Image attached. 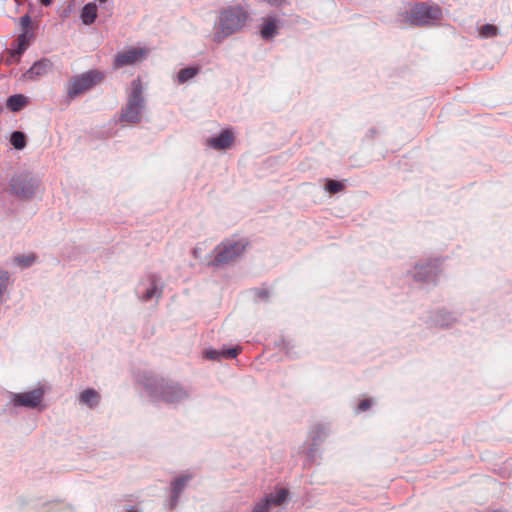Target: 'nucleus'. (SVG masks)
<instances>
[{
    "mask_svg": "<svg viewBox=\"0 0 512 512\" xmlns=\"http://www.w3.org/2000/svg\"><path fill=\"white\" fill-rule=\"evenodd\" d=\"M442 17L441 8L434 3H415L409 12L400 14V21L411 26H429Z\"/></svg>",
    "mask_w": 512,
    "mask_h": 512,
    "instance_id": "3",
    "label": "nucleus"
},
{
    "mask_svg": "<svg viewBox=\"0 0 512 512\" xmlns=\"http://www.w3.org/2000/svg\"><path fill=\"white\" fill-rule=\"evenodd\" d=\"M27 103V97L22 94H15L7 99V107L13 112L20 111Z\"/></svg>",
    "mask_w": 512,
    "mask_h": 512,
    "instance_id": "18",
    "label": "nucleus"
},
{
    "mask_svg": "<svg viewBox=\"0 0 512 512\" xmlns=\"http://www.w3.org/2000/svg\"><path fill=\"white\" fill-rule=\"evenodd\" d=\"M256 295L260 298H267L268 293L266 290H256Z\"/></svg>",
    "mask_w": 512,
    "mask_h": 512,
    "instance_id": "34",
    "label": "nucleus"
},
{
    "mask_svg": "<svg viewBox=\"0 0 512 512\" xmlns=\"http://www.w3.org/2000/svg\"><path fill=\"white\" fill-rule=\"evenodd\" d=\"M234 141V134L230 130H224L220 135L211 137L207 140V144L215 150L229 148Z\"/></svg>",
    "mask_w": 512,
    "mask_h": 512,
    "instance_id": "15",
    "label": "nucleus"
},
{
    "mask_svg": "<svg viewBox=\"0 0 512 512\" xmlns=\"http://www.w3.org/2000/svg\"><path fill=\"white\" fill-rule=\"evenodd\" d=\"M10 186L16 196L23 199H30L39 189L40 180L31 174L24 173L13 177Z\"/></svg>",
    "mask_w": 512,
    "mask_h": 512,
    "instance_id": "7",
    "label": "nucleus"
},
{
    "mask_svg": "<svg viewBox=\"0 0 512 512\" xmlns=\"http://www.w3.org/2000/svg\"><path fill=\"white\" fill-rule=\"evenodd\" d=\"M318 447L319 446H313L312 443L310 444L309 449L306 451V458L309 462H314L317 459Z\"/></svg>",
    "mask_w": 512,
    "mask_h": 512,
    "instance_id": "29",
    "label": "nucleus"
},
{
    "mask_svg": "<svg viewBox=\"0 0 512 512\" xmlns=\"http://www.w3.org/2000/svg\"><path fill=\"white\" fill-rule=\"evenodd\" d=\"M261 37L265 40L271 39L277 34V20L275 18H268L261 28Z\"/></svg>",
    "mask_w": 512,
    "mask_h": 512,
    "instance_id": "19",
    "label": "nucleus"
},
{
    "mask_svg": "<svg viewBox=\"0 0 512 512\" xmlns=\"http://www.w3.org/2000/svg\"><path fill=\"white\" fill-rule=\"evenodd\" d=\"M41 4L44 6H49L52 3V0H40Z\"/></svg>",
    "mask_w": 512,
    "mask_h": 512,
    "instance_id": "35",
    "label": "nucleus"
},
{
    "mask_svg": "<svg viewBox=\"0 0 512 512\" xmlns=\"http://www.w3.org/2000/svg\"><path fill=\"white\" fill-rule=\"evenodd\" d=\"M45 395V389L40 386L31 391L23 393H11L10 403L14 407H25L35 409L40 406Z\"/></svg>",
    "mask_w": 512,
    "mask_h": 512,
    "instance_id": "8",
    "label": "nucleus"
},
{
    "mask_svg": "<svg viewBox=\"0 0 512 512\" xmlns=\"http://www.w3.org/2000/svg\"><path fill=\"white\" fill-rule=\"evenodd\" d=\"M79 401L81 404H84L92 409L99 404L100 395L96 390L88 388L81 392L79 396Z\"/></svg>",
    "mask_w": 512,
    "mask_h": 512,
    "instance_id": "16",
    "label": "nucleus"
},
{
    "mask_svg": "<svg viewBox=\"0 0 512 512\" xmlns=\"http://www.w3.org/2000/svg\"><path fill=\"white\" fill-rule=\"evenodd\" d=\"M19 22H20V26L22 27L23 31H26L27 28L31 24V18L28 14H26L20 18Z\"/></svg>",
    "mask_w": 512,
    "mask_h": 512,
    "instance_id": "32",
    "label": "nucleus"
},
{
    "mask_svg": "<svg viewBox=\"0 0 512 512\" xmlns=\"http://www.w3.org/2000/svg\"><path fill=\"white\" fill-rule=\"evenodd\" d=\"M240 349L239 348H229V349H226V350H222L221 353H222V357L224 358H235L238 353H239Z\"/></svg>",
    "mask_w": 512,
    "mask_h": 512,
    "instance_id": "30",
    "label": "nucleus"
},
{
    "mask_svg": "<svg viewBox=\"0 0 512 512\" xmlns=\"http://www.w3.org/2000/svg\"><path fill=\"white\" fill-rule=\"evenodd\" d=\"M148 286L142 292L141 288L146 286L144 282H142L137 290V293L140 295V299L142 301H149L154 298L159 299L162 295L163 285L161 283V279L159 276L155 274L148 275L147 278Z\"/></svg>",
    "mask_w": 512,
    "mask_h": 512,
    "instance_id": "11",
    "label": "nucleus"
},
{
    "mask_svg": "<svg viewBox=\"0 0 512 512\" xmlns=\"http://www.w3.org/2000/svg\"><path fill=\"white\" fill-rule=\"evenodd\" d=\"M35 259L36 257L33 254L20 255L15 258V263L21 267L27 268L35 262Z\"/></svg>",
    "mask_w": 512,
    "mask_h": 512,
    "instance_id": "25",
    "label": "nucleus"
},
{
    "mask_svg": "<svg viewBox=\"0 0 512 512\" xmlns=\"http://www.w3.org/2000/svg\"><path fill=\"white\" fill-rule=\"evenodd\" d=\"M80 18L83 24H92L97 18V5L95 3L86 4L81 10Z\"/></svg>",
    "mask_w": 512,
    "mask_h": 512,
    "instance_id": "17",
    "label": "nucleus"
},
{
    "mask_svg": "<svg viewBox=\"0 0 512 512\" xmlns=\"http://www.w3.org/2000/svg\"><path fill=\"white\" fill-rule=\"evenodd\" d=\"M175 480L182 481V480H187V479H186V478H184V477H179V478H176Z\"/></svg>",
    "mask_w": 512,
    "mask_h": 512,
    "instance_id": "36",
    "label": "nucleus"
},
{
    "mask_svg": "<svg viewBox=\"0 0 512 512\" xmlns=\"http://www.w3.org/2000/svg\"><path fill=\"white\" fill-rule=\"evenodd\" d=\"M326 190L331 193L335 194L343 190L344 185L336 180H328L325 186Z\"/></svg>",
    "mask_w": 512,
    "mask_h": 512,
    "instance_id": "27",
    "label": "nucleus"
},
{
    "mask_svg": "<svg viewBox=\"0 0 512 512\" xmlns=\"http://www.w3.org/2000/svg\"><path fill=\"white\" fill-rule=\"evenodd\" d=\"M29 46V36L27 31H23L17 38V48L12 50L6 60L7 64L18 63L21 55Z\"/></svg>",
    "mask_w": 512,
    "mask_h": 512,
    "instance_id": "14",
    "label": "nucleus"
},
{
    "mask_svg": "<svg viewBox=\"0 0 512 512\" xmlns=\"http://www.w3.org/2000/svg\"><path fill=\"white\" fill-rule=\"evenodd\" d=\"M10 282V275L7 271L0 270V306L5 301L8 286Z\"/></svg>",
    "mask_w": 512,
    "mask_h": 512,
    "instance_id": "20",
    "label": "nucleus"
},
{
    "mask_svg": "<svg viewBox=\"0 0 512 512\" xmlns=\"http://www.w3.org/2000/svg\"><path fill=\"white\" fill-rule=\"evenodd\" d=\"M498 34V28L492 24H485L480 29V35L484 38L495 37Z\"/></svg>",
    "mask_w": 512,
    "mask_h": 512,
    "instance_id": "26",
    "label": "nucleus"
},
{
    "mask_svg": "<svg viewBox=\"0 0 512 512\" xmlns=\"http://www.w3.org/2000/svg\"><path fill=\"white\" fill-rule=\"evenodd\" d=\"M144 108L143 86L141 80L137 78L131 83V90L128 94L126 107L122 110L121 120L132 124L139 123L142 119Z\"/></svg>",
    "mask_w": 512,
    "mask_h": 512,
    "instance_id": "4",
    "label": "nucleus"
},
{
    "mask_svg": "<svg viewBox=\"0 0 512 512\" xmlns=\"http://www.w3.org/2000/svg\"><path fill=\"white\" fill-rule=\"evenodd\" d=\"M326 436H327L326 428L322 425L316 426L311 433L312 445L319 446L321 444V442L325 439Z\"/></svg>",
    "mask_w": 512,
    "mask_h": 512,
    "instance_id": "22",
    "label": "nucleus"
},
{
    "mask_svg": "<svg viewBox=\"0 0 512 512\" xmlns=\"http://www.w3.org/2000/svg\"><path fill=\"white\" fill-rule=\"evenodd\" d=\"M456 318L450 312L439 311L435 317V322L441 327H449Z\"/></svg>",
    "mask_w": 512,
    "mask_h": 512,
    "instance_id": "21",
    "label": "nucleus"
},
{
    "mask_svg": "<svg viewBox=\"0 0 512 512\" xmlns=\"http://www.w3.org/2000/svg\"><path fill=\"white\" fill-rule=\"evenodd\" d=\"M142 382L148 394L157 401L174 404L189 397V391L185 387L171 380L148 375L143 377Z\"/></svg>",
    "mask_w": 512,
    "mask_h": 512,
    "instance_id": "1",
    "label": "nucleus"
},
{
    "mask_svg": "<svg viewBox=\"0 0 512 512\" xmlns=\"http://www.w3.org/2000/svg\"><path fill=\"white\" fill-rule=\"evenodd\" d=\"M10 142L15 149L22 150L26 146V136L21 131H14L11 134Z\"/></svg>",
    "mask_w": 512,
    "mask_h": 512,
    "instance_id": "23",
    "label": "nucleus"
},
{
    "mask_svg": "<svg viewBox=\"0 0 512 512\" xmlns=\"http://www.w3.org/2000/svg\"><path fill=\"white\" fill-rule=\"evenodd\" d=\"M184 483L185 482H176L175 483V485L173 487V491H172V497H171V504H170V508L171 509H173L174 506L176 505V500L178 498V495L180 494V492L184 488Z\"/></svg>",
    "mask_w": 512,
    "mask_h": 512,
    "instance_id": "28",
    "label": "nucleus"
},
{
    "mask_svg": "<svg viewBox=\"0 0 512 512\" xmlns=\"http://www.w3.org/2000/svg\"><path fill=\"white\" fill-rule=\"evenodd\" d=\"M52 68V63L49 59L42 58L36 61L24 74L23 77L28 80H36L38 77L46 75Z\"/></svg>",
    "mask_w": 512,
    "mask_h": 512,
    "instance_id": "13",
    "label": "nucleus"
},
{
    "mask_svg": "<svg viewBox=\"0 0 512 512\" xmlns=\"http://www.w3.org/2000/svg\"><path fill=\"white\" fill-rule=\"evenodd\" d=\"M103 78V73L98 70H89L80 75L73 76L67 84L68 98L73 99L85 93L86 91L100 83L103 80Z\"/></svg>",
    "mask_w": 512,
    "mask_h": 512,
    "instance_id": "5",
    "label": "nucleus"
},
{
    "mask_svg": "<svg viewBox=\"0 0 512 512\" xmlns=\"http://www.w3.org/2000/svg\"><path fill=\"white\" fill-rule=\"evenodd\" d=\"M288 497V490L285 488H280L276 491V494H270L266 496L261 502H259L253 509V512H268L270 507L279 506L284 501H286Z\"/></svg>",
    "mask_w": 512,
    "mask_h": 512,
    "instance_id": "12",
    "label": "nucleus"
},
{
    "mask_svg": "<svg viewBox=\"0 0 512 512\" xmlns=\"http://www.w3.org/2000/svg\"><path fill=\"white\" fill-rule=\"evenodd\" d=\"M127 512H137V511H136V510H134V509H130V510H128Z\"/></svg>",
    "mask_w": 512,
    "mask_h": 512,
    "instance_id": "37",
    "label": "nucleus"
},
{
    "mask_svg": "<svg viewBox=\"0 0 512 512\" xmlns=\"http://www.w3.org/2000/svg\"><path fill=\"white\" fill-rule=\"evenodd\" d=\"M246 248L243 240H225L214 250V259L211 262L214 266L229 264L240 257Z\"/></svg>",
    "mask_w": 512,
    "mask_h": 512,
    "instance_id": "6",
    "label": "nucleus"
},
{
    "mask_svg": "<svg viewBox=\"0 0 512 512\" xmlns=\"http://www.w3.org/2000/svg\"><path fill=\"white\" fill-rule=\"evenodd\" d=\"M198 71H199V68H197V67H187V68L181 69L178 72L179 83H185L188 80L192 79L194 76L197 75Z\"/></svg>",
    "mask_w": 512,
    "mask_h": 512,
    "instance_id": "24",
    "label": "nucleus"
},
{
    "mask_svg": "<svg viewBox=\"0 0 512 512\" xmlns=\"http://www.w3.org/2000/svg\"><path fill=\"white\" fill-rule=\"evenodd\" d=\"M372 401L370 399L362 400L358 404V411H366L371 407Z\"/></svg>",
    "mask_w": 512,
    "mask_h": 512,
    "instance_id": "33",
    "label": "nucleus"
},
{
    "mask_svg": "<svg viewBox=\"0 0 512 512\" xmlns=\"http://www.w3.org/2000/svg\"><path fill=\"white\" fill-rule=\"evenodd\" d=\"M439 271L438 260H432L416 264L412 271V276L418 282L432 283L435 281Z\"/></svg>",
    "mask_w": 512,
    "mask_h": 512,
    "instance_id": "9",
    "label": "nucleus"
},
{
    "mask_svg": "<svg viewBox=\"0 0 512 512\" xmlns=\"http://www.w3.org/2000/svg\"><path fill=\"white\" fill-rule=\"evenodd\" d=\"M2 110H3V108H2V106L0 105V113L2 112Z\"/></svg>",
    "mask_w": 512,
    "mask_h": 512,
    "instance_id": "39",
    "label": "nucleus"
},
{
    "mask_svg": "<svg viewBox=\"0 0 512 512\" xmlns=\"http://www.w3.org/2000/svg\"><path fill=\"white\" fill-rule=\"evenodd\" d=\"M148 52L146 48H130L115 56L113 66L115 69H118L127 65H133L143 60L148 55Z\"/></svg>",
    "mask_w": 512,
    "mask_h": 512,
    "instance_id": "10",
    "label": "nucleus"
},
{
    "mask_svg": "<svg viewBox=\"0 0 512 512\" xmlns=\"http://www.w3.org/2000/svg\"><path fill=\"white\" fill-rule=\"evenodd\" d=\"M248 19V13L240 6L223 10L216 25L213 39L221 43L226 37L242 29Z\"/></svg>",
    "mask_w": 512,
    "mask_h": 512,
    "instance_id": "2",
    "label": "nucleus"
},
{
    "mask_svg": "<svg viewBox=\"0 0 512 512\" xmlns=\"http://www.w3.org/2000/svg\"><path fill=\"white\" fill-rule=\"evenodd\" d=\"M205 354L206 357L210 360H218L220 357H222L221 351L218 350H207Z\"/></svg>",
    "mask_w": 512,
    "mask_h": 512,
    "instance_id": "31",
    "label": "nucleus"
},
{
    "mask_svg": "<svg viewBox=\"0 0 512 512\" xmlns=\"http://www.w3.org/2000/svg\"><path fill=\"white\" fill-rule=\"evenodd\" d=\"M100 3H105L107 0H98Z\"/></svg>",
    "mask_w": 512,
    "mask_h": 512,
    "instance_id": "38",
    "label": "nucleus"
}]
</instances>
